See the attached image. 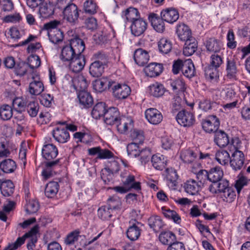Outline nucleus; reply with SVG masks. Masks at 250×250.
I'll use <instances>...</instances> for the list:
<instances>
[{
  "instance_id": "1",
  "label": "nucleus",
  "mask_w": 250,
  "mask_h": 250,
  "mask_svg": "<svg viewBox=\"0 0 250 250\" xmlns=\"http://www.w3.org/2000/svg\"><path fill=\"white\" fill-rule=\"evenodd\" d=\"M39 227L36 225L28 232L25 233L22 237L18 238L13 243H9L3 250H15L24 244L25 239H28L27 248L28 250H34L35 244L38 241L37 234L39 233Z\"/></svg>"
},
{
  "instance_id": "2",
  "label": "nucleus",
  "mask_w": 250,
  "mask_h": 250,
  "mask_svg": "<svg viewBox=\"0 0 250 250\" xmlns=\"http://www.w3.org/2000/svg\"><path fill=\"white\" fill-rule=\"evenodd\" d=\"M110 91L117 99L123 100L130 94L131 89L125 84L118 83L114 81Z\"/></svg>"
},
{
  "instance_id": "3",
  "label": "nucleus",
  "mask_w": 250,
  "mask_h": 250,
  "mask_svg": "<svg viewBox=\"0 0 250 250\" xmlns=\"http://www.w3.org/2000/svg\"><path fill=\"white\" fill-rule=\"evenodd\" d=\"M176 119L179 125L184 127H190L195 122L193 113L186 109L179 111Z\"/></svg>"
},
{
  "instance_id": "4",
  "label": "nucleus",
  "mask_w": 250,
  "mask_h": 250,
  "mask_svg": "<svg viewBox=\"0 0 250 250\" xmlns=\"http://www.w3.org/2000/svg\"><path fill=\"white\" fill-rule=\"evenodd\" d=\"M244 161L245 156L243 152L236 149L231 155L229 164L232 168L236 171L244 167Z\"/></svg>"
},
{
  "instance_id": "5",
  "label": "nucleus",
  "mask_w": 250,
  "mask_h": 250,
  "mask_svg": "<svg viewBox=\"0 0 250 250\" xmlns=\"http://www.w3.org/2000/svg\"><path fill=\"white\" fill-rule=\"evenodd\" d=\"M202 124L203 129L206 132L215 133L218 131L220 125V121L216 116L212 115L203 121Z\"/></svg>"
},
{
  "instance_id": "6",
  "label": "nucleus",
  "mask_w": 250,
  "mask_h": 250,
  "mask_svg": "<svg viewBox=\"0 0 250 250\" xmlns=\"http://www.w3.org/2000/svg\"><path fill=\"white\" fill-rule=\"evenodd\" d=\"M147 27L146 21L142 18H140L131 22L130 26L131 32L135 36H139L143 34Z\"/></svg>"
},
{
  "instance_id": "7",
  "label": "nucleus",
  "mask_w": 250,
  "mask_h": 250,
  "mask_svg": "<svg viewBox=\"0 0 250 250\" xmlns=\"http://www.w3.org/2000/svg\"><path fill=\"white\" fill-rule=\"evenodd\" d=\"M63 15L65 19L71 23H75L79 17L77 6L74 3L68 4L64 8Z\"/></svg>"
},
{
  "instance_id": "8",
  "label": "nucleus",
  "mask_w": 250,
  "mask_h": 250,
  "mask_svg": "<svg viewBox=\"0 0 250 250\" xmlns=\"http://www.w3.org/2000/svg\"><path fill=\"white\" fill-rule=\"evenodd\" d=\"M85 62V58L83 55H76L70 61L69 69L73 73H79L83 69Z\"/></svg>"
},
{
  "instance_id": "9",
  "label": "nucleus",
  "mask_w": 250,
  "mask_h": 250,
  "mask_svg": "<svg viewBox=\"0 0 250 250\" xmlns=\"http://www.w3.org/2000/svg\"><path fill=\"white\" fill-rule=\"evenodd\" d=\"M104 118L106 124L112 125L118 123L120 118V112L117 108L110 107L106 110Z\"/></svg>"
},
{
  "instance_id": "10",
  "label": "nucleus",
  "mask_w": 250,
  "mask_h": 250,
  "mask_svg": "<svg viewBox=\"0 0 250 250\" xmlns=\"http://www.w3.org/2000/svg\"><path fill=\"white\" fill-rule=\"evenodd\" d=\"M145 116L147 121L152 124L157 125L161 122L163 116L161 112L156 108H150L146 110Z\"/></svg>"
},
{
  "instance_id": "11",
  "label": "nucleus",
  "mask_w": 250,
  "mask_h": 250,
  "mask_svg": "<svg viewBox=\"0 0 250 250\" xmlns=\"http://www.w3.org/2000/svg\"><path fill=\"white\" fill-rule=\"evenodd\" d=\"M161 17L166 22L173 23L179 19L178 11L173 8H167L163 9L161 12Z\"/></svg>"
},
{
  "instance_id": "12",
  "label": "nucleus",
  "mask_w": 250,
  "mask_h": 250,
  "mask_svg": "<svg viewBox=\"0 0 250 250\" xmlns=\"http://www.w3.org/2000/svg\"><path fill=\"white\" fill-rule=\"evenodd\" d=\"M148 20L153 28L158 32L163 33L165 29L164 20L156 14L152 13L149 15Z\"/></svg>"
},
{
  "instance_id": "13",
  "label": "nucleus",
  "mask_w": 250,
  "mask_h": 250,
  "mask_svg": "<svg viewBox=\"0 0 250 250\" xmlns=\"http://www.w3.org/2000/svg\"><path fill=\"white\" fill-rule=\"evenodd\" d=\"M58 154V150L55 145L52 144L43 145L42 148V156L46 160H52Z\"/></svg>"
},
{
  "instance_id": "14",
  "label": "nucleus",
  "mask_w": 250,
  "mask_h": 250,
  "mask_svg": "<svg viewBox=\"0 0 250 250\" xmlns=\"http://www.w3.org/2000/svg\"><path fill=\"white\" fill-rule=\"evenodd\" d=\"M226 76L229 79H235L238 72L236 60L232 57L227 58L226 61Z\"/></svg>"
},
{
  "instance_id": "15",
  "label": "nucleus",
  "mask_w": 250,
  "mask_h": 250,
  "mask_svg": "<svg viewBox=\"0 0 250 250\" xmlns=\"http://www.w3.org/2000/svg\"><path fill=\"white\" fill-rule=\"evenodd\" d=\"M32 78L33 81L29 84V91L32 95H40L44 90L43 84L40 81L38 75L32 76Z\"/></svg>"
},
{
  "instance_id": "16",
  "label": "nucleus",
  "mask_w": 250,
  "mask_h": 250,
  "mask_svg": "<svg viewBox=\"0 0 250 250\" xmlns=\"http://www.w3.org/2000/svg\"><path fill=\"white\" fill-rule=\"evenodd\" d=\"M149 56L148 52L142 48L136 49L134 53V60L138 65L144 66L148 62Z\"/></svg>"
},
{
  "instance_id": "17",
  "label": "nucleus",
  "mask_w": 250,
  "mask_h": 250,
  "mask_svg": "<svg viewBox=\"0 0 250 250\" xmlns=\"http://www.w3.org/2000/svg\"><path fill=\"white\" fill-rule=\"evenodd\" d=\"M163 70V65L155 62L149 63L144 68L146 75L149 77L158 76L162 72Z\"/></svg>"
},
{
  "instance_id": "18",
  "label": "nucleus",
  "mask_w": 250,
  "mask_h": 250,
  "mask_svg": "<svg viewBox=\"0 0 250 250\" xmlns=\"http://www.w3.org/2000/svg\"><path fill=\"white\" fill-rule=\"evenodd\" d=\"M176 33L179 39L184 42L194 38L192 36L191 31L188 26L184 23L177 26Z\"/></svg>"
},
{
  "instance_id": "19",
  "label": "nucleus",
  "mask_w": 250,
  "mask_h": 250,
  "mask_svg": "<svg viewBox=\"0 0 250 250\" xmlns=\"http://www.w3.org/2000/svg\"><path fill=\"white\" fill-rule=\"evenodd\" d=\"M183 187L186 192L192 195L197 194L201 188V185L193 179L187 180L184 183Z\"/></svg>"
},
{
  "instance_id": "20",
  "label": "nucleus",
  "mask_w": 250,
  "mask_h": 250,
  "mask_svg": "<svg viewBox=\"0 0 250 250\" xmlns=\"http://www.w3.org/2000/svg\"><path fill=\"white\" fill-rule=\"evenodd\" d=\"M229 187V181L222 179L214 184H211L208 187L209 191L213 194L218 193L219 195Z\"/></svg>"
},
{
  "instance_id": "21",
  "label": "nucleus",
  "mask_w": 250,
  "mask_h": 250,
  "mask_svg": "<svg viewBox=\"0 0 250 250\" xmlns=\"http://www.w3.org/2000/svg\"><path fill=\"white\" fill-rule=\"evenodd\" d=\"M69 45L76 53V55H83L82 53L85 48L83 41L78 36H75L71 39L69 40Z\"/></svg>"
},
{
  "instance_id": "22",
  "label": "nucleus",
  "mask_w": 250,
  "mask_h": 250,
  "mask_svg": "<svg viewBox=\"0 0 250 250\" xmlns=\"http://www.w3.org/2000/svg\"><path fill=\"white\" fill-rule=\"evenodd\" d=\"M55 140L59 143H64L69 139L70 135L67 129L64 128L56 127L52 132Z\"/></svg>"
},
{
  "instance_id": "23",
  "label": "nucleus",
  "mask_w": 250,
  "mask_h": 250,
  "mask_svg": "<svg viewBox=\"0 0 250 250\" xmlns=\"http://www.w3.org/2000/svg\"><path fill=\"white\" fill-rule=\"evenodd\" d=\"M117 125V130L121 134L125 133L129 128L133 126V122L132 119L127 117L120 118Z\"/></svg>"
},
{
  "instance_id": "24",
  "label": "nucleus",
  "mask_w": 250,
  "mask_h": 250,
  "mask_svg": "<svg viewBox=\"0 0 250 250\" xmlns=\"http://www.w3.org/2000/svg\"><path fill=\"white\" fill-rule=\"evenodd\" d=\"M105 171L107 173V176L110 178H107V181L105 179V175L103 173L102 179L104 180L105 184L110 182L111 178V174L117 173L120 170V165L116 161H113L110 163V165L104 168Z\"/></svg>"
},
{
  "instance_id": "25",
  "label": "nucleus",
  "mask_w": 250,
  "mask_h": 250,
  "mask_svg": "<svg viewBox=\"0 0 250 250\" xmlns=\"http://www.w3.org/2000/svg\"><path fill=\"white\" fill-rule=\"evenodd\" d=\"M214 140L215 144L220 147L227 146L229 143L228 134L221 130L215 133Z\"/></svg>"
},
{
  "instance_id": "26",
  "label": "nucleus",
  "mask_w": 250,
  "mask_h": 250,
  "mask_svg": "<svg viewBox=\"0 0 250 250\" xmlns=\"http://www.w3.org/2000/svg\"><path fill=\"white\" fill-rule=\"evenodd\" d=\"M151 161L156 169L162 170L166 168L167 160L164 156L160 154L153 155L151 156Z\"/></svg>"
},
{
  "instance_id": "27",
  "label": "nucleus",
  "mask_w": 250,
  "mask_h": 250,
  "mask_svg": "<svg viewBox=\"0 0 250 250\" xmlns=\"http://www.w3.org/2000/svg\"><path fill=\"white\" fill-rule=\"evenodd\" d=\"M80 104L84 107L89 108L93 104V99L90 93L86 91H80L78 94Z\"/></svg>"
},
{
  "instance_id": "28",
  "label": "nucleus",
  "mask_w": 250,
  "mask_h": 250,
  "mask_svg": "<svg viewBox=\"0 0 250 250\" xmlns=\"http://www.w3.org/2000/svg\"><path fill=\"white\" fill-rule=\"evenodd\" d=\"M224 172L222 168L218 167L211 168L208 172V180L214 184L222 180Z\"/></svg>"
},
{
  "instance_id": "29",
  "label": "nucleus",
  "mask_w": 250,
  "mask_h": 250,
  "mask_svg": "<svg viewBox=\"0 0 250 250\" xmlns=\"http://www.w3.org/2000/svg\"><path fill=\"white\" fill-rule=\"evenodd\" d=\"M183 48V54L185 56L192 55L197 50V42L195 38H191L186 41Z\"/></svg>"
},
{
  "instance_id": "30",
  "label": "nucleus",
  "mask_w": 250,
  "mask_h": 250,
  "mask_svg": "<svg viewBox=\"0 0 250 250\" xmlns=\"http://www.w3.org/2000/svg\"><path fill=\"white\" fill-rule=\"evenodd\" d=\"M0 189L1 194L5 196L8 197L14 193L15 186L13 182L10 180H3L0 185Z\"/></svg>"
},
{
  "instance_id": "31",
  "label": "nucleus",
  "mask_w": 250,
  "mask_h": 250,
  "mask_svg": "<svg viewBox=\"0 0 250 250\" xmlns=\"http://www.w3.org/2000/svg\"><path fill=\"white\" fill-rule=\"evenodd\" d=\"M206 47L208 51L216 53L221 50L222 43L217 39L211 38L206 41Z\"/></svg>"
},
{
  "instance_id": "32",
  "label": "nucleus",
  "mask_w": 250,
  "mask_h": 250,
  "mask_svg": "<svg viewBox=\"0 0 250 250\" xmlns=\"http://www.w3.org/2000/svg\"><path fill=\"white\" fill-rule=\"evenodd\" d=\"M114 81L107 78H102L95 81V87L99 92H102L106 89L110 91Z\"/></svg>"
},
{
  "instance_id": "33",
  "label": "nucleus",
  "mask_w": 250,
  "mask_h": 250,
  "mask_svg": "<svg viewBox=\"0 0 250 250\" xmlns=\"http://www.w3.org/2000/svg\"><path fill=\"white\" fill-rule=\"evenodd\" d=\"M16 168V163L11 159H5L0 163V169L4 173H12Z\"/></svg>"
},
{
  "instance_id": "34",
  "label": "nucleus",
  "mask_w": 250,
  "mask_h": 250,
  "mask_svg": "<svg viewBox=\"0 0 250 250\" xmlns=\"http://www.w3.org/2000/svg\"><path fill=\"white\" fill-rule=\"evenodd\" d=\"M182 72L185 77L188 78H192L195 75L194 65L190 59L187 60L184 62Z\"/></svg>"
},
{
  "instance_id": "35",
  "label": "nucleus",
  "mask_w": 250,
  "mask_h": 250,
  "mask_svg": "<svg viewBox=\"0 0 250 250\" xmlns=\"http://www.w3.org/2000/svg\"><path fill=\"white\" fill-rule=\"evenodd\" d=\"M123 185L127 188H129V191L134 189L137 191L141 190V183L139 182L135 181V177L132 175H129L125 180H122Z\"/></svg>"
},
{
  "instance_id": "36",
  "label": "nucleus",
  "mask_w": 250,
  "mask_h": 250,
  "mask_svg": "<svg viewBox=\"0 0 250 250\" xmlns=\"http://www.w3.org/2000/svg\"><path fill=\"white\" fill-rule=\"evenodd\" d=\"M76 56V53L69 45L63 47L60 58L63 62H70Z\"/></svg>"
},
{
  "instance_id": "37",
  "label": "nucleus",
  "mask_w": 250,
  "mask_h": 250,
  "mask_svg": "<svg viewBox=\"0 0 250 250\" xmlns=\"http://www.w3.org/2000/svg\"><path fill=\"white\" fill-rule=\"evenodd\" d=\"M104 66L93 61L89 66V72L93 77L99 78L104 72Z\"/></svg>"
},
{
  "instance_id": "38",
  "label": "nucleus",
  "mask_w": 250,
  "mask_h": 250,
  "mask_svg": "<svg viewBox=\"0 0 250 250\" xmlns=\"http://www.w3.org/2000/svg\"><path fill=\"white\" fill-rule=\"evenodd\" d=\"M122 16H125L126 20L131 22L140 18L138 10L132 7H130L123 11Z\"/></svg>"
},
{
  "instance_id": "39",
  "label": "nucleus",
  "mask_w": 250,
  "mask_h": 250,
  "mask_svg": "<svg viewBox=\"0 0 250 250\" xmlns=\"http://www.w3.org/2000/svg\"><path fill=\"white\" fill-rule=\"evenodd\" d=\"M106 110L105 104L103 102H100L94 106L91 112V115L93 118L98 119L101 117H104Z\"/></svg>"
},
{
  "instance_id": "40",
  "label": "nucleus",
  "mask_w": 250,
  "mask_h": 250,
  "mask_svg": "<svg viewBox=\"0 0 250 250\" xmlns=\"http://www.w3.org/2000/svg\"><path fill=\"white\" fill-rule=\"evenodd\" d=\"M40 6L39 13L42 18H47L54 14V7L52 3H45Z\"/></svg>"
},
{
  "instance_id": "41",
  "label": "nucleus",
  "mask_w": 250,
  "mask_h": 250,
  "mask_svg": "<svg viewBox=\"0 0 250 250\" xmlns=\"http://www.w3.org/2000/svg\"><path fill=\"white\" fill-rule=\"evenodd\" d=\"M230 157L229 152L224 149L219 150L215 154V159L220 164L223 166L228 164Z\"/></svg>"
},
{
  "instance_id": "42",
  "label": "nucleus",
  "mask_w": 250,
  "mask_h": 250,
  "mask_svg": "<svg viewBox=\"0 0 250 250\" xmlns=\"http://www.w3.org/2000/svg\"><path fill=\"white\" fill-rule=\"evenodd\" d=\"M59 185L57 182L51 181L48 183L45 188V194L48 198L54 197L58 191Z\"/></svg>"
},
{
  "instance_id": "43",
  "label": "nucleus",
  "mask_w": 250,
  "mask_h": 250,
  "mask_svg": "<svg viewBox=\"0 0 250 250\" xmlns=\"http://www.w3.org/2000/svg\"><path fill=\"white\" fill-rule=\"evenodd\" d=\"M160 241L164 245H171L176 240V236L171 231H164L159 235Z\"/></svg>"
},
{
  "instance_id": "44",
  "label": "nucleus",
  "mask_w": 250,
  "mask_h": 250,
  "mask_svg": "<svg viewBox=\"0 0 250 250\" xmlns=\"http://www.w3.org/2000/svg\"><path fill=\"white\" fill-rule=\"evenodd\" d=\"M13 110L11 106L4 104L0 106V118L3 121H8L13 116Z\"/></svg>"
},
{
  "instance_id": "45",
  "label": "nucleus",
  "mask_w": 250,
  "mask_h": 250,
  "mask_svg": "<svg viewBox=\"0 0 250 250\" xmlns=\"http://www.w3.org/2000/svg\"><path fill=\"white\" fill-rule=\"evenodd\" d=\"M205 75L206 79L216 81L219 77L218 68L208 65L205 68Z\"/></svg>"
},
{
  "instance_id": "46",
  "label": "nucleus",
  "mask_w": 250,
  "mask_h": 250,
  "mask_svg": "<svg viewBox=\"0 0 250 250\" xmlns=\"http://www.w3.org/2000/svg\"><path fill=\"white\" fill-rule=\"evenodd\" d=\"M148 222L150 228L155 231H158L164 225L162 219L158 216L150 217L148 219Z\"/></svg>"
},
{
  "instance_id": "47",
  "label": "nucleus",
  "mask_w": 250,
  "mask_h": 250,
  "mask_svg": "<svg viewBox=\"0 0 250 250\" xmlns=\"http://www.w3.org/2000/svg\"><path fill=\"white\" fill-rule=\"evenodd\" d=\"M158 45L159 51L163 54L168 53L172 49L171 42L166 38L161 39L158 43Z\"/></svg>"
},
{
  "instance_id": "48",
  "label": "nucleus",
  "mask_w": 250,
  "mask_h": 250,
  "mask_svg": "<svg viewBox=\"0 0 250 250\" xmlns=\"http://www.w3.org/2000/svg\"><path fill=\"white\" fill-rule=\"evenodd\" d=\"M167 178L168 181V185L171 188H174L177 186V180L178 178V175L175 170L172 168H167Z\"/></svg>"
},
{
  "instance_id": "49",
  "label": "nucleus",
  "mask_w": 250,
  "mask_h": 250,
  "mask_svg": "<svg viewBox=\"0 0 250 250\" xmlns=\"http://www.w3.org/2000/svg\"><path fill=\"white\" fill-rule=\"evenodd\" d=\"M150 94L155 97H160L164 95L165 88L162 84L155 83L149 86Z\"/></svg>"
},
{
  "instance_id": "50",
  "label": "nucleus",
  "mask_w": 250,
  "mask_h": 250,
  "mask_svg": "<svg viewBox=\"0 0 250 250\" xmlns=\"http://www.w3.org/2000/svg\"><path fill=\"white\" fill-rule=\"evenodd\" d=\"M92 59L93 61L96 63L102 65L105 67L107 66L108 63V56L103 52H98L93 55Z\"/></svg>"
},
{
  "instance_id": "51",
  "label": "nucleus",
  "mask_w": 250,
  "mask_h": 250,
  "mask_svg": "<svg viewBox=\"0 0 250 250\" xmlns=\"http://www.w3.org/2000/svg\"><path fill=\"white\" fill-rule=\"evenodd\" d=\"M141 229L136 224L130 226L127 231L126 235L128 239L131 241H135L138 239L140 235Z\"/></svg>"
},
{
  "instance_id": "52",
  "label": "nucleus",
  "mask_w": 250,
  "mask_h": 250,
  "mask_svg": "<svg viewBox=\"0 0 250 250\" xmlns=\"http://www.w3.org/2000/svg\"><path fill=\"white\" fill-rule=\"evenodd\" d=\"M47 35L50 41L54 43L62 41L63 38V32L59 29L49 31Z\"/></svg>"
},
{
  "instance_id": "53",
  "label": "nucleus",
  "mask_w": 250,
  "mask_h": 250,
  "mask_svg": "<svg viewBox=\"0 0 250 250\" xmlns=\"http://www.w3.org/2000/svg\"><path fill=\"white\" fill-rule=\"evenodd\" d=\"M219 195L224 201L229 203L232 202L236 196L235 191L230 187Z\"/></svg>"
},
{
  "instance_id": "54",
  "label": "nucleus",
  "mask_w": 250,
  "mask_h": 250,
  "mask_svg": "<svg viewBox=\"0 0 250 250\" xmlns=\"http://www.w3.org/2000/svg\"><path fill=\"white\" fill-rule=\"evenodd\" d=\"M10 154L8 142L4 138H0V158L8 157Z\"/></svg>"
},
{
  "instance_id": "55",
  "label": "nucleus",
  "mask_w": 250,
  "mask_h": 250,
  "mask_svg": "<svg viewBox=\"0 0 250 250\" xmlns=\"http://www.w3.org/2000/svg\"><path fill=\"white\" fill-rule=\"evenodd\" d=\"M88 82L86 80V78L83 76H80L78 77L77 80H75L74 84L76 86V89L80 91H86L88 85Z\"/></svg>"
},
{
  "instance_id": "56",
  "label": "nucleus",
  "mask_w": 250,
  "mask_h": 250,
  "mask_svg": "<svg viewBox=\"0 0 250 250\" xmlns=\"http://www.w3.org/2000/svg\"><path fill=\"white\" fill-rule=\"evenodd\" d=\"M180 158L185 163H191L196 158V155L192 150L187 149L181 153Z\"/></svg>"
},
{
  "instance_id": "57",
  "label": "nucleus",
  "mask_w": 250,
  "mask_h": 250,
  "mask_svg": "<svg viewBox=\"0 0 250 250\" xmlns=\"http://www.w3.org/2000/svg\"><path fill=\"white\" fill-rule=\"evenodd\" d=\"M113 212L107 206H104L99 208L98 215L103 220H108L112 216Z\"/></svg>"
},
{
  "instance_id": "58",
  "label": "nucleus",
  "mask_w": 250,
  "mask_h": 250,
  "mask_svg": "<svg viewBox=\"0 0 250 250\" xmlns=\"http://www.w3.org/2000/svg\"><path fill=\"white\" fill-rule=\"evenodd\" d=\"M130 137L134 141L132 143L137 144H142L145 139L144 132L141 130L134 129L131 132Z\"/></svg>"
},
{
  "instance_id": "59",
  "label": "nucleus",
  "mask_w": 250,
  "mask_h": 250,
  "mask_svg": "<svg viewBox=\"0 0 250 250\" xmlns=\"http://www.w3.org/2000/svg\"><path fill=\"white\" fill-rule=\"evenodd\" d=\"M80 231L75 230L69 233L64 239V243L68 246L74 245L78 240Z\"/></svg>"
},
{
  "instance_id": "60",
  "label": "nucleus",
  "mask_w": 250,
  "mask_h": 250,
  "mask_svg": "<svg viewBox=\"0 0 250 250\" xmlns=\"http://www.w3.org/2000/svg\"><path fill=\"white\" fill-rule=\"evenodd\" d=\"M40 208V205L38 201L34 200L29 201L25 207V210L29 214L36 213Z\"/></svg>"
},
{
  "instance_id": "61",
  "label": "nucleus",
  "mask_w": 250,
  "mask_h": 250,
  "mask_svg": "<svg viewBox=\"0 0 250 250\" xmlns=\"http://www.w3.org/2000/svg\"><path fill=\"white\" fill-rule=\"evenodd\" d=\"M151 156V150L149 148H145L142 149L139 154L140 157V161L142 165H145L150 160Z\"/></svg>"
},
{
  "instance_id": "62",
  "label": "nucleus",
  "mask_w": 250,
  "mask_h": 250,
  "mask_svg": "<svg viewBox=\"0 0 250 250\" xmlns=\"http://www.w3.org/2000/svg\"><path fill=\"white\" fill-rule=\"evenodd\" d=\"M107 204L112 211L119 210L121 206L120 199L114 197L109 198L107 201Z\"/></svg>"
},
{
  "instance_id": "63",
  "label": "nucleus",
  "mask_w": 250,
  "mask_h": 250,
  "mask_svg": "<svg viewBox=\"0 0 250 250\" xmlns=\"http://www.w3.org/2000/svg\"><path fill=\"white\" fill-rule=\"evenodd\" d=\"M97 6L93 1L88 0L84 2L83 10L85 12L89 14H94L97 12Z\"/></svg>"
},
{
  "instance_id": "64",
  "label": "nucleus",
  "mask_w": 250,
  "mask_h": 250,
  "mask_svg": "<svg viewBox=\"0 0 250 250\" xmlns=\"http://www.w3.org/2000/svg\"><path fill=\"white\" fill-rule=\"evenodd\" d=\"M28 67H30L32 70L35 68L39 67L41 65V60L40 57L37 55H31L28 58Z\"/></svg>"
}]
</instances>
